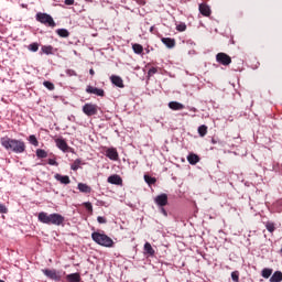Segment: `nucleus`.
<instances>
[{
    "label": "nucleus",
    "mask_w": 282,
    "mask_h": 282,
    "mask_svg": "<svg viewBox=\"0 0 282 282\" xmlns=\"http://www.w3.org/2000/svg\"><path fill=\"white\" fill-rule=\"evenodd\" d=\"M169 107L170 109H172V111H182V109H185L186 107L181 104L180 101H170L169 102Z\"/></svg>",
    "instance_id": "4468645a"
},
{
    "label": "nucleus",
    "mask_w": 282,
    "mask_h": 282,
    "mask_svg": "<svg viewBox=\"0 0 282 282\" xmlns=\"http://www.w3.org/2000/svg\"><path fill=\"white\" fill-rule=\"evenodd\" d=\"M67 282H80V273H70L66 275Z\"/></svg>",
    "instance_id": "6ab92c4d"
},
{
    "label": "nucleus",
    "mask_w": 282,
    "mask_h": 282,
    "mask_svg": "<svg viewBox=\"0 0 282 282\" xmlns=\"http://www.w3.org/2000/svg\"><path fill=\"white\" fill-rule=\"evenodd\" d=\"M48 164L51 166H58V162H56L54 159H48Z\"/></svg>",
    "instance_id": "79ce46f5"
},
{
    "label": "nucleus",
    "mask_w": 282,
    "mask_h": 282,
    "mask_svg": "<svg viewBox=\"0 0 282 282\" xmlns=\"http://www.w3.org/2000/svg\"><path fill=\"white\" fill-rule=\"evenodd\" d=\"M42 54H46V55H50V54H54V46L52 45H44L42 46Z\"/></svg>",
    "instance_id": "5701e85b"
},
{
    "label": "nucleus",
    "mask_w": 282,
    "mask_h": 282,
    "mask_svg": "<svg viewBox=\"0 0 282 282\" xmlns=\"http://www.w3.org/2000/svg\"><path fill=\"white\" fill-rule=\"evenodd\" d=\"M144 182H147L149 184V186H151V185L155 184V182H158V180L155 177L144 175Z\"/></svg>",
    "instance_id": "c756f323"
},
{
    "label": "nucleus",
    "mask_w": 282,
    "mask_h": 282,
    "mask_svg": "<svg viewBox=\"0 0 282 282\" xmlns=\"http://www.w3.org/2000/svg\"><path fill=\"white\" fill-rule=\"evenodd\" d=\"M158 72V68L156 67H152L149 69L148 72V76H154V74Z\"/></svg>",
    "instance_id": "58836bf2"
},
{
    "label": "nucleus",
    "mask_w": 282,
    "mask_h": 282,
    "mask_svg": "<svg viewBox=\"0 0 282 282\" xmlns=\"http://www.w3.org/2000/svg\"><path fill=\"white\" fill-rule=\"evenodd\" d=\"M89 74H90V76H94V75L96 74V72L94 70V68H90V69H89Z\"/></svg>",
    "instance_id": "49530a36"
},
{
    "label": "nucleus",
    "mask_w": 282,
    "mask_h": 282,
    "mask_svg": "<svg viewBox=\"0 0 282 282\" xmlns=\"http://www.w3.org/2000/svg\"><path fill=\"white\" fill-rule=\"evenodd\" d=\"M86 93L94 94L95 96H100L101 98L105 97V90L102 88H96L94 86H87Z\"/></svg>",
    "instance_id": "9b49d317"
},
{
    "label": "nucleus",
    "mask_w": 282,
    "mask_h": 282,
    "mask_svg": "<svg viewBox=\"0 0 282 282\" xmlns=\"http://www.w3.org/2000/svg\"><path fill=\"white\" fill-rule=\"evenodd\" d=\"M66 75L67 76H77L76 70H74V69H67Z\"/></svg>",
    "instance_id": "a19ab883"
},
{
    "label": "nucleus",
    "mask_w": 282,
    "mask_h": 282,
    "mask_svg": "<svg viewBox=\"0 0 282 282\" xmlns=\"http://www.w3.org/2000/svg\"><path fill=\"white\" fill-rule=\"evenodd\" d=\"M78 191H80V193H91V187H89L87 184L79 183Z\"/></svg>",
    "instance_id": "b1692460"
},
{
    "label": "nucleus",
    "mask_w": 282,
    "mask_h": 282,
    "mask_svg": "<svg viewBox=\"0 0 282 282\" xmlns=\"http://www.w3.org/2000/svg\"><path fill=\"white\" fill-rule=\"evenodd\" d=\"M0 214L6 215L8 214V207L6 205L0 204Z\"/></svg>",
    "instance_id": "4c0bfd02"
},
{
    "label": "nucleus",
    "mask_w": 282,
    "mask_h": 282,
    "mask_svg": "<svg viewBox=\"0 0 282 282\" xmlns=\"http://www.w3.org/2000/svg\"><path fill=\"white\" fill-rule=\"evenodd\" d=\"M176 30H177V32H186V24L181 23V24L176 25Z\"/></svg>",
    "instance_id": "e433bc0d"
},
{
    "label": "nucleus",
    "mask_w": 282,
    "mask_h": 282,
    "mask_svg": "<svg viewBox=\"0 0 282 282\" xmlns=\"http://www.w3.org/2000/svg\"><path fill=\"white\" fill-rule=\"evenodd\" d=\"M28 50H30V52H39V43H36V42L31 43V44L28 46Z\"/></svg>",
    "instance_id": "2f4dec72"
},
{
    "label": "nucleus",
    "mask_w": 282,
    "mask_h": 282,
    "mask_svg": "<svg viewBox=\"0 0 282 282\" xmlns=\"http://www.w3.org/2000/svg\"><path fill=\"white\" fill-rule=\"evenodd\" d=\"M135 2H137L139 6H145V4H147V1H144V0H135Z\"/></svg>",
    "instance_id": "37998d69"
},
{
    "label": "nucleus",
    "mask_w": 282,
    "mask_h": 282,
    "mask_svg": "<svg viewBox=\"0 0 282 282\" xmlns=\"http://www.w3.org/2000/svg\"><path fill=\"white\" fill-rule=\"evenodd\" d=\"M84 206H85L86 210H87L90 215L94 214V206L91 205L90 202L84 203Z\"/></svg>",
    "instance_id": "473e14b6"
},
{
    "label": "nucleus",
    "mask_w": 282,
    "mask_h": 282,
    "mask_svg": "<svg viewBox=\"0 0 282 282\" xmlns=\"http://www.w3.org/2000/svg\"><path fill=\"white\" fill-rule=\"evenodd\" d=\"M55 180L61 184H70L72 180L67 175L55 174Z\"/></svg>",
    "instance_id": "f3484780"
},
{
    "label": "nucleus",
    "mask_w": 282,
    "mask_h": 282,
    "mask_svg": "<svg viewBox=\"0 0 282 282\" xmlns=\"http://www.w3.org/2000/svg\"><path fill=\"white\" fill-rule=\"evenodd\" d=\"M108 184H115L116 186H122V177L120 175L115 174L110 175L107 180Z\"/></svg>",
    "instance_id": "ddd939ff"
},
{
    "label": "nucleus",
    "mask_w": 282,
    "mask_h": 282,
    "mask_svg": "<svg viewBox=\"0 0 282 282\" xmlns=\"http://www.w3.org/2000/svg\"><path fill=\"white\" fill-rule=\"evenodd\" d=\"M262 276L263 279H270V276H272V269H268V268L263 269Z\"/></svg>",
    "instance_id": "7c9ffc66"
},
{
    "label": "nucleus",
    "mask_w": 282,
    "mask_h": 282,
    "mask_svg": "<svg viewBox=\"0 0 282 282\" xmlns=\"http://www.w3.org/2000/svg\"><path fill=\"white\" fill-rule=\"evenodd\" d=\"M198 10L200 14H203V17H210V7H208L207 4H199Z\"/></svg>",
    "instance_id": "dca6fc26"
},
{
    "label": "nucleus",
    "mask_w": 282,
    "mask_h": 282,
    "mask_svg": "<svg viewBox=\"0 0 282 282\" xmlns=\"http://www.w3.org/2000/svg\"><path fill=\"white\" fill-rule=\"evenodd\" d=\"M80 164H83L80 159L75 160L70 165L72 171H78L80 169Z\"/></svg>",
    "instance_id": "a878e982"
},
{
    "label": "nucleus",
    "mask_w": 282,
    "mask_h": 282,
    "mask_svg": "<svg viewBox=\"0 0 282 282\" xmlns=\"http://www.w3.org/2000/svg\"><path fill=\"white\" fill-rule=\"evenodd\" d=\"M36 156L40 159H45L47 158V152L43 149H37L36 150Z\"/></svg>",
    "instance_id": "c85d7f7f"
},
{
    "label": "nucleus",
    "mask_w": 282,
    "mask_h": 282,
    "mask_svg": "<svg viewBox=\"0 0 282 282\" xmlns=\"http://www.w3.org/2000/svg\"><path fill=\"white\" fill-rule=\"evenodd\" d=\"M282 281V272L275 271L270 278V282H281Z\"/></svg>",
    "instance_id": "4be33fe9"
},
{
    "label": "nucleus",
    "mask_w": 282,
    "mask_h": 282,
    "mask_svg": "<svg viewBox=\"0 0 282 282\" xmlns=\"http://www.w3.org/2000/svg\"><path fill=\"white\" fill-rule=\"evenodd\" d=\"M37 219L41 224H46L47 226H63V224H65V217L56 213L47 214L45 212H41Z\"/></svg>",
    "instance_id": "f03ea898"
},
{
    "label": "nucleus",
    "mask_w": 282,
    "mask_h": 282,
    "mask_svg": "<svg viewBox=\"0 0 282 282\" xmlns=\"http://www.w3.org/2000/svg\"><path fill=\"white\" fill-rule=\"evenodd\" d=\"M231 279L234 282H239V271L231 272Z\"/></svg>",
    "instance_id": "c9c22d12"
},
{
    "label": "nucleus",
    "mask_w": 282,
    "mask_h": 282,
    "mask_svg": "<svg viewBox=\"0 0 282 282\" xmlns=\"http://www.w3.org/2000/svg\"><path fill=\"white\" fill-rule=\"evenodd\" d=\"M97 221H98V224H106L107 223V218H105L102 216H98L97 217Z\"/></svg>",
    "instance_id": "ea45409f"
},
{
    "label": "nucleus",
    "mask_w": 282,
    "mask_h": 282,
    "mask_svg": "<svg viewBox=\"0 0 282 282\" xmlns=\"http://www.w3.org/2000/svg\"><path fill=\"white\" fill-rule=\"evenodd\" d=\"M132 50L134 54H142L144 52L142 44H132Z\"/></svg>",
    "instance_id": "393cba45"
},
{
    "label": "nucleus",
    "mask_w": 282,
    "mask_h": 282,
    "mask_svg": "<svg viewBox=\"0 0 282 282\" xmlns=\"http://www.w3.org/2000/svg\"><path fill=\"white\" fill-rule=\"evenodd\" d=\"M155 30V26H151L150 28V32H151V34H153V31Z\"/></svg>",
    "instance_id": "09e8293b"
},
{
    "label": "nucleus",
    "mask_w": 282,
    "mask_h": 282,
    "mask_svg": "<svg viewBox=\"0 0 282 282\" xmlns=\"http://www.w3.org/2000/svg\"><path fill=\"white\" fill-rule=\"evenodd\" d=\"M56 34L61 36V39H68L69 31L67 29H57Z\"/></svg>",
    "instance_id": "412c9836"
},
{
    "label": "nucleus",
    "mask_w": 282,
    "mask_h": 282,
    "mask_svg": "<svg viewBox=\"0 0 282 282\" xmlns=\"http://www.w3.org/2000/svg\"><path fill=\"white\" fill-rule=\"evenodd\" d=\"M189 111H193L194 113H197V108L192 107V108H189Z\"/></svg>",
    "instance_id": "de8ad7c7"
},
{
    "label": "nucleus",
    "mask_w": 282,
    "mask_h": 282,
    "mask_svg": "<svg viewBox=\"0 0 282 282\" xmlns=\"http://www.w3.org/2000/svg\"><path fill=\"white\" fill-rule=\"evenodd\" d=\"M36 21L39 23H42L43 25H46L47 28H54L56 25V22L54 21V18L47 13L37 12L35 15Z\"/></svg>",
    "instance_id": "20e7f679"
},
{
    "label": "nucleus",
    "mask_w": 282,
    "mask_h": 282,
    "mask_svg": "<svg viewBox=\"0 0 282 282\" xmlns=\"http://www.w3.org/2000/svg\"><path fill=\"white\" fill-rule=\"evenodd\" d=\"M154 202L158 206L164 207L169 204V195L161 194L155 197Z\"/></svg>",
    "instance_id": "9d476101"
},
{
    "label": "nucleus",
    "mask_w": 282,
    "mask_h": 282,
    "mask_svg": "<svg viewBox=\"0 0 282 282\" xmlns=\"http://www.w3.org/2000/svg\"><path fill=\"white\" fill-rule=\"evenodd\" d=\"M213 144H215V140H213Z\"/></svg>",
    "instance_id": "8fccbe9b"
},
{
    "label": "nucleus",
    "mask_w": 282,
    "mask_h": 282,
    "mask_svg": "<svg viewBox=\"0 0 282 282\" xmlns=\"http://www.w3.org/2000/svg\"><path fill=\"white\" fill-rule=\"evenodd\" d=\"M42 272L52 281H61V272L56 271L55 269H43Z\"/></svg>",
    "instance_id": "423d86ee"
},
{
    "label": "nucleus",
    "mask_w": 282,
    "mask_h": 282,
    "mask_svg": "<svg viewBox=\"0 0 282 282\" xmlns=\"http://www.w3.org/2000/svg\"><path fill=\"white\" fill-rule=\"evenodd\" d=\"M83 113L89 118H91V116H98V105L91 102L85 104L83 106Z\"/></svg>",
    "instance_id": "39448f33"
},
{
    "label": "nucleus",
    "mask_w": 282,
    "mask_h": 282,
    "mask_svg": "<svg viewBox=\"0 0 282 282\" xmlns=\"http://www.w3.org/2000/svg\"><path fill=\"white\" fill-rule=\"evenodd\" d=\"M161 213L164 215V217H169V213H166V209H164V207L161 208Z\"/></svg>",
    "instance_id": "a18cd8bd"
},
{
    "label": "nucleus",
    "mask_w": 282,
    "mask_h": 282,
    "mask_svg": "<svg viewBox=\"0 0 282 282\" xmlns=\"http://www.w3.org/2000/svg\"><path fill=\"white\" fill-rule=\"evenodd\" d=\"M65 6H74V0H65Z\"/></svg>",
    "instance_id": "c03bdc74"
},
{
    "label": "nucleus",
    "mask_w": 282,
    "mask_h": 282,
    "mask_svg": "<svg viewBox=\"0 0 282 282\" xmlns=\"http://www.w3.org/2000/svg\"><path fill=\"white\" fill-rule=\"evenodd\" d=\"M206 133H208V127L206 124L198 127V134L200 135V138H204Z\"/></svg>",
    "instance_id": "bb28decb"
},
{
    "label": "nucleus",
    "mask_w": 282,
    "mask_h": 282,
    "mask_svg": "<svg viewBox=\"0 0 282 282\" xmlns=\"http://www.w3.org/2000/svg\"><path fill=\"white\" fill-rule=\"evenodd\" d=\"M91 239L95 243H98V246H102L104 248H113V239L106 234L95 231L91 234Z\"/></svg>",
    "instance_id": "7ed1b4c3"
},
{
    "label": "nucleus",
    "mask_w": 282,
    "mask_h": 282,
    "mask_svg": "<svg viewBox=\"0 0 282 282\" xmlns=\"http://www.w3.org/2000/svg\"><path fill=\"white\" fill-rule=\"evenodd\" d=\"M144 252H145V254H149L150 257L155 256V249H153V247L149 242L144 243Z\"/></svg>",
    "instance_id": "aec40b11"
},
{
    "label": "nucleus",
    "mask_w": 282,
    "mask_h": 282,
    "mask_svg": "<svg viewBox=\"0 0 282 282\" xmlns=\"http://www.w3.org/2000/svg\"><path fill=\"white\" fill-rule=\"evenodd\" d=\"M106 158H109V160H112L113 162H118L119 160L118 150H116V148H108L106 150Z\"/></svg>",
    "instance_id": "1a4fd4ad"
},
{
    "label": "nucleus",
    "mask_w": 282,
    "mask_h": 282,
    "mask_svg": "<svg viewBox=\"0 0 282 282\" xmlns=\"http://www.w3.org/2000/svg\"><path fill=\"white\" fill-rule=\"evenodd\" d=\"M55 144H56L57 149H59L64 153L72 151V148H69V145L67 144V141H65V139H63V138L55 139Z\"/></svg>",
    "instance_id": "6e6552de"
},
{
    "label": "nucleus",
    "mask_w": 282,
    "mask_h": 282,
    "mask_svg": "<svg viewBox=\"0 0 282 282\" xmlns=\"http://www.w3.org/2000/svg\"><path fill=\"white\" fill-rule=\"evenodd\" d=\"M110 80L112 85H116V87H119L120 89H124V82L122 80V77L118 75H112L110 77Z\"/></svg>",
    "instance_id": "f8f14e48"
},
{
    "label": "nucleus",
    "mask_w": 282,
    "mask_h": 282,
    "mask_svg": "<svg viewBox=\"0 0 282 282\" xmlns=\"http://www.w3.org/2000/svg\"><path fill=\"white\" fill-rule=\"evenodd\" d=\"M187 162L192 165H195L199 162V155L195 154V153H189L187 155Z\"/></svg>",
    "instance_id": "a211bd4d"
},
{
    "label": "nucleus",
    "mask_w": 282,
    "mask_h": 282,
    "mask_svg": "<svg viewBox=\"0 0 282 282\" xmlns=\"http://www.w3.org/2000/svg\"><path fill=\"white\" fill-rule=\"evenodd\" d=\"M44 87H46V89H48L50 91H54V84L52 82H47L45 80L43 83Z\"/></svg>",
    "instance_id": "72a5a7b5"
},
{
    "label": "nucleus",
    "mask_w": 282,
    "mask_h": 282,
    "mask_svg": "<svg viewBox=\"0 0 282 282\" xmlns=\"http://www.w3.org/2000/svg\"><path fill=\"white\" fill-rule=\"evenodd\" d=\"M0 144L7 151H12L13 153H25V142L23 140L11 139L10 137H2L0 139Z\"/></svg>",
    "instance_id": "f257e3e1"
},
{
    "label": "nucleus",
    "mask_w": 282,
    "mask_h": 282,
    "mask_svg": "<svg viewBox=\"0 0 282 282\" xmlns=\"http://www.w3.org/2000/svg\"><path fill=\"white\" fill-rule=\"evenodd\" d=\"M265 228L269 232H273L276 228L274 227V223H267Z\"/></svg>",
    "instance_id": "f704fd0d"
},
{
    "label": "nucleus",
    "mask_w": 282,
    "mask_h": 282,
    "mask_svg": "<svg viewBox=\"0 0 282 282\" xmlns=\"http://www.w3.org/2000/svg\"><path fill=\"white\" fill-rule=\"evenodd\" d=\"M29 142L30 144H32L33 147H39V140L36 139V135L34 134H31L29 137Z\"/></svg>",
    "instance_id": "cd10ccee"
},
{
    "label": "nucleus",
    "mask_w": 282,
    "mask_h": 282,
    "mask_svg": "<svg viewBox=\"0 0 282 282\" xmlns=\"http://www.w3.org/2000/svg\"><path fill=\"white\" fill-rule=\"evenodd\" d=\"M161 42L163 45L167 46L170 50H172V47H175V39L162 37Z\"/></svg>",
    "instance_id": "2eb2a0df"
},
{
    "label": "nucleus",
    "mask_w": 282,
    "mask_h": 282,
    "mask_svg": "<svg viewBox=\"0 0 282 282\" xmlns=\"http://www.w3.org/2000/svg\"><path fill=\"white\" fill-rule=\"evenodd\" d=\"M0 282H6V281H3V280H0Z\"/></svg>",
    "instance_id": "3c124183"
},
{
    "label": "nucleus",
    "mask_w": 282,
    "mask_h": 282,
    "mask_svg": "<svg viewBox=\"0 0 282 282\" xmlns=\"http://www.w3.org/2000/svg\"><path fill=\"white\" fill-rule=\"evenodd\" d=\"M216 61L220 65H225V66H228L230 65V63H232V58L226 53H218L216 55Z\"/></svg>",
    "instance_id": "0eeeda50"
}]
</instances>
